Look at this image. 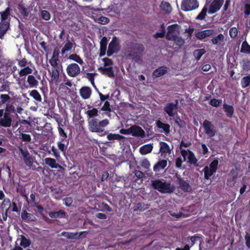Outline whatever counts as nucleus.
<instances>
[{"instance_id":"1","label":"nucleus","mask_w":250,"mask_h":250,"mask_svg":"<svg viewBox=\"0 0 250 250\" xmlns=\"http://www.w3.org/2000/svg\"><path fill=\"white\" fill-rule=\"evenodd\" d=\"M127 53L126 56L135 62H138L142 60L143 55L145 50V47L144 44L129 42L126 43Z\"/></svg>"},{"instance_id":"2","label":"nucleus","mask_w":250,"mask_h":250,"mask_svg":"<svg viewBox=\"0 0 250 250\" xmlns=\"http://www.w3.org/2000/svg\"><path fill=\"white\" fill-rule=\"evenodd\" d=\"M88 129L92 132L98 133L100 136H104L108 133V131L104 129V127L109 124V121L107 119L99 121L97 119L92 118L88 120Z\"/></svg>"},{"instance_id":"3","label":"nucleus","mask_w":250,"mask_h":250,"mask_svg":"<svg viewBox=\"0 0 250 250\" xmlns=\"http://www.w3.org/2000/svg\"><path fill=\"white\" fill-rule=\"evenodd\" d=\"M20 152L22 156L24 164L27 167L33 170H36L39 168H41L40 167H36L35 164L39 166V164L35 161V159L34 157L31 156L27 150H23L22 148H20Z\"/></svg>"},{"instance_id":"4","label":"nucleus","mask_w":250,"mask_h":250,"mask_svg":"<svg viewBox=\"0 0 250 250\" xmlns=\"http://www.w3.org/2000/svg\"><path fill=\"white\" fill-rule=\"evenodd\" d=\"M153 188L161 193H170L173 191V189L171 188V185L169 183L163 182L160 180H154L151 181Z\"/></svg>"},{"instance_id":"5","label":"nucleus","mask_w":250,"mask_h":250,"mask_svg":"<svg viewBox=\"0 0 250 250\" xmlns=\"http://www.w3.org/2000/svg\"><path fill=\"white\" fill-rule=\"evenodd\" d=\"M218 164V159L214 158L209 165V166L205 167L203 171L204 172V178L205 180L210 179V177L216 172Z\"/></svg>"},{"instance_id":"6","label":"nucleus","mask_w":250,"mask_h":250,"mask_svg":"<svg viewBox=\"0 0 250 250\" xmlns=\"http://www.w3.org/2000/svg\"><path fill=\"white\" fill-rule=\"evenodd\" d=\"M121 49L120 41L118 38L114 36L110 42L107 51L108 57L111 56L114 53H117Z\"/></svg>"},{"instance_id":"7","label":"nucleus","mask_w":250,"mask_h":250,"mask_svg":"<svg viewBox=\"0 0 250 250\" xmlns=\"http://www.w3.org/2000/svg\"><path fill=\"white\" fill-rule=\"evenodd\" d=\"M199 6L197 0H182L181 8L183 11L188 12L197 9Z\"/></svg>"},{"instance_id":"8","label":"nucleus","mask_w":250,"mask_h":250,"mask_svg":"<svg viewBox=\"0 0 250 250\" xmlns=\"http://www.w3.org/2000/svg\"><path fill=\"white\" fill-rule=\"evenodd\" d=\"M178 101L176 100L175 103L170 102L167 104L164 107V111L169 117H172L177 114Z\"/></svg>"},{"instance_id":"9","label":"nucleus","mask_w":250,"mask_h":250,"mask_svg":"<svg viewBox=\"0 0 250 250\" xmlns=\"http://www.w3.org/2000/svg\"><path fill=\"white\" fill-rule=\"evenodd\" d=\"M203 127L204 129L205 133L208 136L209 138L214 137L216 133L215 126L212 124L211 122L205 120L203 124Z\"/></svg>"},{"instance_id":"10","label":"nucleus","mask_w":250,"mask_h":250,"mask_svg":"<svg viewBox=\"0 0 250 250\" xmlns=\"http://www.w3.org/2000/svg\"><path fill=\"white\" fill-rule=\"evenodd\" d=\"M181 154L182 156L184 157V160H186V158L187 156L188 155V162L191 164L193 165L194 166L198 167L199 166L197 163V159L195 157L194 154L193 152L190 151V150H185L182 149L181 151Z\"/></svg>"},{"instance_id":"11","label":"nucleus","mask_w":250,"mask_h":250,"mask_svg":"<svg viewBox=\"0 0 250 250\" xmlns=\"http://www.w3.org/2000/svg\"><path fill=\"white\" fill-rule=\"evenodd\" d=\"M67 75L71 77H75L81 72V68L76 63H72L67 65L66 69Z\"/></svg>"},{"instance_id":"12","label":"nucleus","mask_w":250,"mask_h":250,"mask_svg":"<svg viewBox=\"0 0 250 250\" xmlns=\"http://www.w3.org/2000/svg\"><path fill=\"white\" fill-rule=\"evenodd\" d=\"M38 80L33 75H29L27 76L26 82L24 83L22 87L24 88H37L39 85Z\"/></svg>"},{"instance_id":"13","label":"nucleus","mask_w":250,"mask_h":250,"mask_svg":"<svg viewBox=\"0 0 250 250\" xmlns=\"http://www.w3.org/2000/svg\"><path fill=\"white\" fill-rule=\"evenodd\" d=\"M224 2V0H212L208 6V13L213 14L219 11Z\"/></svg>"},{"instance_id":"14","label":"nucleus","mask_w":250,"mask_h":250,"mask_svg":"<svg viewBox=\"0 0 250 250\" xmlns=\"http://www.w3.org/2000/svg\"><path fill=\"white\" fill-rule=\"evenodd\" d=\"M177 184L179 187L185 192H191L192 188L189 185L188 181H185L183 178H182L180 175H176Z\"/></svg>"},{"instance_id":"15","label":"nucleus","mask_w":250,"mask_h":250,"mask_svg":"<svg viewBox=\"0 0 250 250\" xmlns=\"http://www.w3.org/2000/svg\"><path fill=\"white\" fill-rule=\"evenodd\" d=\"M130 132L133 136L144 137L145 136L144 130L139 126L133 125L130 127Z\"/></svg>"},{"instance_id":"16","label":"nucleus","mask_w":250,"mask_h":250,"mask_svg":"<svg viewBox=\"0 0 250 250\" xmlns=\"http://www.w3.org/2000/svg\"><path fill=\"white\" fill-rule=\"evenodd\" d=\"M214 33L213 29H209L198 31L195 33V37L199 40H202L208 37L212 36Z\"/></svg>"},{"instance_id":"17","label":"nucleus","mask_w":250,"mask_h":250,"mask_svg":"<svg viewBox=\"0 0 250 250\" xmlns=\"http://www.w3.org/2000/svg\"><path fill=\"white\" fill-rule=\"evenodd\" d=\"M10 29V20L7 21L0 22V39L2 40L4 35L7 31Z\"/></svg>"},{"instance_id":"18","label":"nucleus","mask_w":250,"mask_h":250,"mask_svg":"<svg viewBox=\"0 0 250 250\" xmlns=\"http://www.w3.org/2000/svg\"><path fill=\"white\" fill-rule=\"evenodd\" d=\"M12 118L7 113H4L3 117L0 119V125L5 127H10L11 125Z\"/></svg>"},{"instance_id":"19","label":"nucleus","mask_w":250,"mask_h":250,"mask_svg":"<svg viewBox=\"0 0 250 250\" xmlns=\"http://www.w3.org/2000/svg\"><path fill=\"white\" fill-rule=\"evenodd\" d=\"M168 68L166 66H160L156 69L152 73L153 78H158L167 73Z\"/></svg>"},{"instance_id":"20","label":"nucleus","mask_w":250,"mask_h":250,"mask_svg":"<svg viewBox=\"0 0 250 250\" xmlns=\"http://www.w3.org/2000/svg\"><path fill=\"white\" fill-rule=\"evenodd\" d=\"M98 70L103 75L107 76L108 77L112 78L114 76V73L112 66H109L108 67L101 66L98 68Z\"/></svg>"},{"instance_id":"21","label":"nucleus","mask_w":250,"mask_h":250,"mask_svg":"<svg viewBox=\"0 0 250 250\" xmlns=\"http://www.w3.org/2000/svg\"><path fill=\"white\" fill-rule=\"evenodd\" d=\"M92 93L91 89L87 86H83L80 89V94L84 99H88L90 98Z\"/></svg>"},{"instance_id":"22","label":"nucleus","mask_w":250,"mask_h":250,"mask_svg":"<svg viewBox=\"0 0 250 250\" xmlns=\"http://www.w3.org/2000/svg\"><path fill=\"white\" fill-rule=\"evenodd\" d=\"M178 26L179 25L177 24H173L167 27V32L166 36V39L167 40H170L171 37H173L174 36L176 35L174 33L178 29Z\"/></svg>"},{"instance_id":"23","label":"nucleus","mask_w":250,"mask_h":250,"mask_svg":"<svg viewBox=\"0 0 250 250\" xmlns=\"http://www.w3.org/2000/svg\"><path fill=\"white\" fill-rule=\"evenodd\" d=\"M48 71L50 75L52 82H57L60 75L59 68H52L51 69H48Z\"/></svg>"},{"instance_id":"24","label":"nucleus","mask_w":250,"mask_h":250,"mask_svg":"<svg viewBox=\"0 0 250 250\" xmlns=\"http://www.w3.org/2000/svg\"><path fill=\"white\" fill-rule=\"evenodd\" d=\"M167 160L163 159L159 161L153 167L154 171L157 172L164 169L167 167Z\"/></svg>"},{"instance_id":"25","label":"nucleus","mask_w":250,"mask_h":250,"mask_svg":"<svg viewBox=\"0 0 250 250\" xmlns=\"http://www.w3.org/2000/svg\"><path fill=\"white\" fill-rule=\"evenodd\" d=\"M156 124L158 128L163 130L165 134L167 135L169 133L170 126L169 124L164 123L159 120L156 122Z\"/></svg>"},{"instance_id":"26","label":"nucleus","mask_w":250,"mask_h":250,"mask_svg":"<svg viewBox=\"0 0 250 250\" xmlns=\"http://www.w3.org/2000/svg\"><path fill=\"white\" fill-rule=\"evenodd\" d=\"M160 7L161 9L167 14H170L172 10L170 4L164 0L161 2Z\"/></svg>"},{"instance_id":"27","label":"nucleus","mask_w":250,"mask_h":250,"mask_svg":"<svg viewBox=\"0 0 250 250\" xmlns=\"http://www.w3.org/2000/svg\"><path fill=\"white\" fill-rule=\"evenodd\" d=\"M19 132L20 133V138L22 142L29 143L31 140V137L29 134L24 133L23 128L21 126L19 128Z\"/></svg>"},{"instance_id":"28","label":"nucleus","mask_w":250,"mask_h":250,"mask_svg":"<svg viewBox=\"0 0 250 250\" xmlns=\"http://www.w3.org/2000/svg\"><path fill=\"white\" fill-rule=\"evenodd\" d=\"M11 11L10 8L8 7L4 11L0 12L1 21H7L8 20H10Z\"/></svg>"},{"instance_id":"29","label":"nucleus","mask_w":250,"mask_h":250,"mask_svg":"<svg viewBox=\"0 0 250 250\" xmlns=\"http://www.w3.org/2000/svg\"><path fill=\"white\" fill-rule=\"evenodd\" d=\"M153 149V146L151 144L145 145L140 148V152L141 154L146 155L150 153Z\"/></svg>"},{"instance_id":"30","label":"nucleus","mask_w":250,"mask_h":250,"mask_svg":"<svg viewBox=\"0 0 250 250\" xmlns=\"http://www.w3.org/2000/svg\"><path fill=\"white\" fill-rule=\"evenodd\" d=\"M50 217L52 218H62L65 216V212L62 210L58 211L50 212L48 213Z\"/></svg>"},{"instance_id":"31","label":"nucleus","mask_w":250,"mask_h":250,"mask_svg":"<svg viewBox=\"0 0 250 250\" xmlns=\"http://www.w3.org/2000/svg\"><path fill=\"white\" fill-rule=\"evenodd\" d=\"M160 152L162 154H170V149L169 146L168 145L164 142H161L160 143Z\"/></svg>"},{"instance_id":"32","label":"nucleus","mask_w":250,"mask_h":250,"mask_svg":"<svg viewBox=\"0 0 250 250\" xmlns=\"http://www.w3.org/2000/svg\"><path fill=\"white\" fill-rule=\"evenodd\" d=\"M21 218L23 220H27L30 221H35L36 218L34 215L31 213H28L26 210H23L21 213Z\"/></svg>"},{"instance_id":"33","label":"nucleus","mask_w":250,"mask_h":250,"mask_svg":"<svg viewBox=\"0 0 250 250\" xmlns=\"http://www.w3.org/2000/svg\"><path fill=\"white\" fill-rule=\"evenodd\" d=\"M21 242L20 245L23 248H26L30 246L31 244V241L29 239L26 238L24 235H21Z\"/></svg>"},{"instance_id":"34","label":"nucleus","mask_w":250,"mask_h":250,"mask_svg":"<svg viewBox=\"0 0 250 250\" xmlns=\"http://www.w3.org/2000/svg\"><path fill=\"white\" fill-rule=\"evenodd\" d=\"M223 108L226 115L229 117H232L234 113V108L232 105H228L226 104H223Z\"/></svg>"},{"instance_id":"35","label":"nucleus","mask_w":250,"mask_h":250,"mask_svg":"<svg viewBox=\"0 0 250 250\" xmlns=\"http://www.w3.org/2000/svg\"><path fill=\"white\" fill-rule=\"evenodd\" d=\"M168 41H173L175 44L179 47L182 46L185 43L184 40L182 37L176 35L171 37V39L168 40Z\"/></svg>"},{"instance_id":"36","label":"nucleus","mask_w":250,"mask_h":250,"mask_svg":"<svg viewBox=\"0 0 250 250\" xmlns=\"http://www.w3.org/2000/svg\"><path fill=\"white\" fill-rule=\"evenodd\" d=\"M45 164L52 168H56L59 165L56 163L54 159L51 158H46L44 159Z\"/></svg>"},{"instance_id":"37","label":"nucleus","mask_w":250,"mask_h":250,"mask_svg":"<svg viewBox=\"0 0 250 250\" xmlns=\"http://www.w3.org/2000/svg\"><path fill=\"white\" fill-rule=\"evenodd\" d=\"M208 6L207 4H206L203 8L201 12L196 17L195 19L196 20H204L207 15V12H208Z\"/></svg>"},{"instance_id":"38","label":"nucleus","mask_w":250,"mask_h":250,"mask_svg":"<svg viewBox=\"0 0 250 250\" xmlns=\"http://www.w3.org/2000/svg\"><path fill=\"white\" fill-rule=\"evenodd\" d=\"M68 58L70 60H72L79 63L81 65L84 64L83 59L80 57V56L76 54H72L70 55Z\"/></svg>"},{"instance_id":"39","label":"nucleus","mask_w":250,"mask_h":250,"mask_svg":"<svg viewBox=\"0 0 250 250\" xmlns=\"http://www.w3.org/2000/svg\"><path fill=\"white\" fill-rule=\"evenodd\" d=\"M240 83L242 88H245L248 87L250 85V74L243 77L241 80Z\"/></svg>"},{"instance_id":"40","label":"nucleus","mask_w":250,"mask_h":250,"mask_svg":"<svg viewBox=\"0 0 250 250\" xmlns=\"http://www.w3.org/2000/svg\"><path fill=\"white\" fill-rule=\"evenodd\" d=\"M107 135L106 137L109 141H112L114 140H120L125 138V136L119 134H113L110 133L109 134L107 133Z\"/></svg>"},{"instance_id":"41","label":"nucleus","mask_w":250,"mask_h":250,"mask_svg":"<svg viewBox=\"0 0 250 250\" xmlns=\"http://www.w3.org/2000/svg\"><path fill=\"white\" fill-rule=\"evenodd\" d=\"M29 96L32 97L35 100L38 102H42V97L39 92L37 90H32L29 93Z\"/></svg>"},{"instance_id":"42","label":"nucleus","mask_w":250,"mask_h":250,"mask_svg":"<svg viewBox=\"0 0 250 250\" xmlns=\"http://www.w3.org/2000/svg\"><path fill=\"white\" fill-rule=\"evenodd\" d=\"M32 72V69L27 66L21 69V70L19 72V74L20 77H22L27 75H29V74H31Z\"/></svg>"},{"instance_id":"43","label":"nucleus","mask_w":250,"mask_h":250,"mask_svg":"<svg viewBox=\"0 0 250 250\" xmlns=\"http://www.w3.org/2000/svg\"><path fill=\"white\" fill-rule=\"evenodd\" d=\"M206 50L204 48L195 50L193 51V56L196 60L199 61L202 55L206 53Z\"/></svg>"},{"instance_id":"44","label":"nucleus","mask_w":250,"mask_h":250,"mask_svg":"<svg viewBox=\"0 0 250 250\" xmlns=\"http://www.w3.org/2000/svg\"><path fill=\"white\" fill-rule=\"evenodd\" d=\"M240 52L241 53L250 54V45L248 44L246 41L242 42Z\"/></svg>"},{"instance_id":"45","label":"nucleus","mask_w":250,"mask_h":250,"mask_svg":"<svg viewBox=\"0 0 250 250\" xmlns=\"http://www.w3.org/2000/svg\"><path fill=\"white\" fill-rule=\"evenodd\" d=\"M73 46V43L69 40H67L64 47L62 49V54L63 55L66 52L70 51L72 48Z\"/></svg>"},{"instance_id":"46","label":"nucleus","mask_w":250,"mask_h":250,"mask_svg":"<svg viewBox=\"0 0 250 250\" xmlns=\"http://www.w3.org/2000/svg\"><path fill=\"white\" fill-rule=\"evenodd\" d=\"M41 129H42V132L41 134L46 135L51 131L52 127L50 124L46 123Z\"/></svg>"},{"instance_id":"47","label":"nucleus","mask_w":250,"mask_h":250,"mask_svg":"<svg viewBox=\"0 0 250 250\" xmlns=\"http://www.w3.org/2000/svg\"><path fill=\"white\" fill-rule=\"evenodd\" d=\"M11 207V201L9 198H5L3 200L1 204V208L2 210L4 209H7L9 211Z\"/></svg>"},{"instance_id":"48","label":"nucleus","mask_w":250,"mask_h":250,"mask_svg":"<svg viewBox=\"0 0 250 250\" xmlns=\"http://www.w3.org/2000/svg\"><path fill=\"white\" fill-rule=\"evenodd\" d=\"M18 9L20 13L24 17H27L28 16V11L27 8L22 4H19L18 5Z\"/></svg>"},{"instance_id":"49","label":"nucleus","mask_w":250,"mask_h":250,"mask_svg":"<svg viewBox=\"0 0 250 250\" xmlns=\"http://www.w3.org/2000/svg\"><path fill=\"white\" fill-rule=\"evenodd\" d=\"M237 178L234 176H228L226 184L229 187H233L235 186Z\"/></svg>"},{"instance_id":"50","label":"nucleus","mask_w":250,"mask_h":250,"mask_svg":"<svg viewBox=\"0 0 250 250\" xmlns=\"http://www.w3.org/2000/svg\"><path fill=\"white\" fill-rule=\"evenodd\" d=\"M98 111L96 108H93L91 110H88L86 111L85 114L87 115L89 119L92 118L94 117L97 116Z\"/></svg>"},{"instance_id":"51","label":"nucleus","mask_w":250,"mask_h":250,"mask_svg":"<svg viewBox=\"0 0 250 250\" xmlns=\"http://www.w3.org/2000/svg\"><path fill=\"white\" fill-rule=\"evenodd\" d=\"M145 206L144 203L139 202L134 206L133 210L134 211L137 210L144 211L147 208L146 207H145Z\"/></svg>"},{"instance_id":"52","label":"nucleus","mask_w":250,"mask_h":250,"mask_svg":"<svg viewBox=\"0 0 250 250\" xmlns=\"http://www.w3.org/2000/svg\"><path fill=\"white\" fill-rule=\"evenodd\" d=\"M224 40V36L222 34H219L211 40V42L213 44H217L219 41L223 42Z\"/></svg>"},{"instance_id":"53","label":"nucleus","mask_w":250,"mask_h":250,"mask_svg":"<svg viewBox=\"0 0 250 250\" xmlns=\"http://www.w3.org/2000/svg\"><path fill=\"white\" fill-rule=\"evenodd\" d=\"M41 17L44 20L48 21L50 19L51 15L50 13L45 10H42L41 11Z\"/></svg>"},{"instance_id":"54","label":"nucleus","mask_w":250,"mask_h":250,"mask_svg":"<svg viewBox=\"0 0 250 250\" xmlns=\"http://www.w3.org/2000/svg\"><path fill=\"white\" fill-rule=\"evenodd\" d=\"M221 99H216L215 98L212 99L209 102V104L213 107H218L222 104Z\"/></svg>"},{"instance_id":"55","label":"nucleus","mask_w":250,"mask_h":250,"mask_svg":"<svg viewBox=\"0 0 250 250\" xmlns=\"http://www.w3.org/2000/svg\"><path fill=\"white\" fill-rule=\"evenodd\" d=\"M68 145V144H67L61 142H57V146L59 149L63 153H65Z\"/></svg>"},{"instance_id":"56","label":"nucleus","mask_w":250,"mask_h":250,"mask_svg":"<svg viewBox=\"0 0 250 250\" xmlns=\"http://www.w3.org/2000/svg\"><path fill=\"white\" fill-rule=\"evenodd\" d=\"M96 21L98 23L102 24H105L109 22V20L108 18L104 16H101L97 19Z\"/></svg>"},{"instance_id":"57","label":"nucleus","mask_w":250,"mask_h":250,"mask_svg":"<svg viewBox=\"0 0 250 250\" xmlns=\"http://www.w3.org/2000/svg\"><path fill=\"white\" fill-rule=\"evenodd\" d=\"M15 111V108L13 105L11 104H6L4 113H7L8 115H10V113H14Z\"/></svg>"},{"instance_id":"58","label":"nucleus","mask_w":250,"mask_h":250,"mask_svg":"<svg viewBox=\"0 0 250 250\" xmlns=\"http://www.w3.org/2000/svg\"><path fill=\"white\" fill-rule=\"evenodd\" d=\"M53 119L55 120V121L58 123V125H62V118L61 117V116L58 114V113H55L53 115V116L52 117Z\"/></svg>"},{"instance_id":"59","label":"nucleus","mask_w":250,"mask_h":250,"mask_svg":"<svg viewBox=\"0 0 250 250\" xmlns=\"http://www.w3.org/2000/svg\"><path fill=\"white\" fill-rule=\"evenodd\" d=\"M62 125H58L57 128L59 132V135L60 137H67V135L66 133L65 132L64 130L63 129Z\"/></svg>"},{"instance_id":"60","label":"nucleus","mask_w":250,"mask_h":250,"mask_svg":"<svg viewBox=\"0 0 250 250\" xmlns=\"http://www.w3.org/2000/svg\"><path fill=\"white\" fill-rule=\"evenodd\" d=\"M97 75V74L96 73H87L86 74L87 79L90 82L92 85H94V77Z\"/></svg>"},{"instance_id":"61","label":"nucleus","mask_w":250,"mask_h":250,"mask_svg":"<svg viewBox=\"0 0 250 250\" xmlns=\"http://www.w3.org/2000/svg\"><path fill=\"white\" fill-rule=\"evenodd\" d=\"M229 33L230 37L234 39L238 34V30L236 27H231L229 29Z\"/></svg>"},{"instance_id":"62","label":"nucleus","mask_w":250,"mask_h":250,"mask_svg":"<svg viewBox=\"0 0 250 250\" xmlns=\"http://www.w3.org/2000/svg\"><path fill=\"white\" fill-rule=\"evenodd\" d=\"M141 166L142 167L148 170L150 167V164L147 159H144L141 162Z\"/></svg>"},{"instance_id":"63","label":"nucleus","mask_w":250,"mask_h":250,"mask_svg":"<svg viewBox=\"0 0 250 250\" xmlns=\"http://www.w3.org/2000/svg\"><path fill=\"white\" fill-rule=\"evenodd\" d=\"M0 98L1 99V103L4 104L10 100V97L8 94H1Z\"/></svg>"},{"instance_id":"64","label":"nucleus","mask_w":250,"mask_h":250,"mask_svg":"<svg viewBox=\"0 0 250 250\" xmlns=\"http://www.w3.org/2000/svg\"><path fill=\"white\" fill-rule=\"evenodd\" d=\"M238 173L239 169L237 167H235V168H233L231 169L228 176H234L235 177L237 178Z\"/></svg>"}]
</instances>
